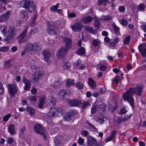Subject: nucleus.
Returning <instances> with one entry per match:
<instances>
[{
    "label": "nucleus",
    "mask_w": 146,
    "mask_h": 146,
    "mask_svg": "<svg viewBox=\"0 0 146 146\" xmlns=\"http://www.w3.org/2000/svg\"><path fill=\"white\" fill-rule=\"evenodd\" d=\"M27 51L31 54H34L40 51L41 48V45L38 42H35L33 43L28 42L25 46Z\"/></svg>",
    "instance_id": "1"
},
{
    "label": "nucleus",
    "mask_w": 146,
    "mask_h": 146,
    "mask_svg": "<svg viewBox=\"0 0 146 146\" xmlns=\"http://www.w3.org/2000/svg\"><path fill=\"white\" fill-rule=\"evenodd\" d=\"M20 5L29 13L36 10L35 5L31 0H23L20 2Z\"/></svg>",
    "instance_id": "2"
},
{
    "label": "nucleus",
    "mask_w": 146,
    "mask_h": 146,
    "mask_svg": "<svg viewBox=\"0 0 146 146\" xmlns=\"http://www.w3.org/2000/svg\"><path fill=\"white\" fill-rule=\"evenodd\" d=\"M133 93L131 92V90H127L123 96V99L125 101H127L132 107L134 106V100L133 97Z\"/></svg>",
    "instance_id": "3"
},
{
    "label": "nucleus",
    "mask_w": 146,
    "mask_h": 146,
    "mask_svg": "<svg viewBox=\"0 0 146 146\" xmlns=\"http://www.w3.org/2000/svg\"><path fill=\"white\" fill-rule=\"evenodd\" d=\"M17 34L16 28L13 27H10L8 31V34L5 38L6 41H10L13 39Z\"/></svg>",
    "instance_id": "4"
},
{
    "label": "nucleus",
    "mask_w": 146,
    "mask_h": 146,
    "mask_svg": "<svg viewBox=\"0 0 146 146\" xmlns=\"http://www.w3.org/2000/svg\"><path fill=\"white\" fill-rule=\"evenodd\" d=\"M34 128L38 134L43 135L44 139H46L47 137L46 134L41 125L38 124H36L34 125Z\"/></svg>",
    "instance_id": "5"
},
{
    "label": "nucleus",
    "mask_w": 146,
    "mask_h": 146,
    "mask_svg": "<svg viewBox=\"0 0 146 146\" xmlns=\"http://www.w3.org/2000/svg\"><path fill=\"white\" fill-rule=\"evenodd\" d=\"M53 23L50 22L48 23L47 31L48 33L51 35L57 34L58 29L56 26L53 25Z\"/></svg>",
    "instance_id": "6"
},
{
    "label": "nucleus",
    "mask_w": 146,
    "mask_h": 146,
    "mask_svg": "<svg viewBox=\"0 0 146 146\" xmlns=\"http://www.w3.org/2000/svg\"><path fill=\"white\" fill-rule=\"evenodd\" d=\"M27 28L28 27H26L21 34L18 36L17 38L19 39V42H25L27 41L28 38L26 35Z\"/></svg>",
    "instance_id": "7"
},
{
    "label": "nucleus",
    "mask_w": 146,
    "mask_h": 146,
    "mask_svg": "<svg viewBox=\"0 0 146 146\" xmlns=\"http://www.w3.org/2000/svg\"><path fill=\"white\" fill-rule=\"evenodd\" d=\"M68 49L64 47H60L58 50L56 56L58 59H61L64 56L65 54L67 52Z\"/></svg>",
    "instance_id": "8"
},
{
    "label": "nucleus",
    "mask_w": 146,
    "mask_h": 146,
    "mask_svg": "<svg viewBox=\"0 0 146 146\" xmlns=\"http://www.w3.org/2000/svg\"><path fill=\"white\" fill-rule=\"evenodd\" d=\"M130 90L133 94L135 93L137 96H141V93L143 91L142 87L139 86H136L135 88H130Z\"/></svg>",
    "instance_id": "9"
},
{
    "label": "nucleus",
    "mask_w": 146,
    "mask_h": 146,
    "mask_svg": "<svg viewBox=\"0 0 146 146\" xmlns=\"http://www.w3.org/2000/svg\"><path fill=\"white\" fill-rule=\"evenodd\" d=\"M7 88L11 95L14 94L17 92V87L15 84H9L8 85Z\"/></svg>",
    "instance_id": "10"
},
{
    "label": "nucleus",
    "mask_w": 146,
    "mask_h": 146,
    "mask_svg": "<svg viewBox=\"0 0 146 146\" xmlns=\"http://www.w3.org/2000/svg\"><path fill=\"white\" fill-rule=\"evenodd\" d=\"M67 102L69 105L72 107L78 106L81 103L80 100H78L76 99H74L72 100L68 99L67 100Z\"/></svg>",
    "instance_id": "11"
},
{
    "label": "nucleus",
    "mask_w": 146,
    "mask_h": 146,
    "mask_svg": "<svg viewBox=\"0 0 146 146\" xmlns=\"http://www.w3.org/2000/svg\"><path fill=\"white\" fill-rule=\"evenodd\" d=\"M96 140L91 136H88L87 137V146H95L96 143Z\"/></svg>",
    "instance_id": "12"
},
{
    "label": "nucleus",
    "mask_w": 146,
    "mask_h": 146,
    "mask_svg": "<svg viewBox=\"0 0 146 146\" xmlns=\"http://www.w3.org/2000/svg\"><path fill=\"white\" fill-rule=\"evenodd\" d=\"M42 54L44 56L45 61L48 63L50 62L49 58L50 56V54L48 50H45L42 52Z\"/></svg>",
    "instance_id": "13"
},
{
    "label": "nucleus",
    "mask_w": 146,
    "mask_h": 146,
    "mask_svg": "<svg viewBox=\"0 0 146 146\" xmlns=\"http://www.w3.org/2000/svg\"><path fill=\"white\" fill-rule=\"evenodd\" d=\"M11 12L8 11L6 12L4 14H2L0 16V22H2L3 21H7L9 18Z\"/></svg>",
    "instance_id": "14"
},
{
    "label": "nucleus",
    "mask_w": 146,
    "mask_h": 146,
    "mask_svg": "<svg viewBox=\"0 0 146 146\" xmlns=\"http://www.w3.org/2000/svg\"><path fill=\"white\" fill-rule=\"evenodd\" d=\"M48 100L50 107L51 108H54L56 102L55 98L52 96H50L48 97Z\"/></svg>",
    "instance_id": "15"
},
{
    "label": "nucleus",
    "mask_w": 146,
    "mask_h": 146,
    "mask_svg": "<svg viewBox=\"0 0 146 146\" xmlns=\"http://www.w3.org/2000/svg\"><path fill=\"white\" fill-rule=\"evenodd\" d=\"M63 40L65 44V46L64 47L68 49L70 48L72 42V40L70 38L64 37L63 38Z\"/></svg>",
    "instance_id": "16"
},
{
    "label": "nucleus",
    "mask_w": 146,
    "mask_h": 146,
    "mask_svg": "<svg viewBox=\"0 0 146 146\" xmlns=\"http://www.w3.org/2000/svg\"><path fill=\"white\" fill-rule=\"evenodd\" d=\"M39 103L38 107L40 108H42L43 107V106L46 102V99L44 96H43L40 97L39 99Z\"/></svg>",
    "instance_id": "17"
},
{
    "label": "nucleus",
    "mask_w": 146,
    "mask_h": 146,
    "mask_svg": "<svg viewBox=\"0 0 146 146\" xmlns=\"http://www.w3.org/2000/svg\"><path fill=\"white\" fill-rule=\"evenodd\" d=\"M55 109L54 108H52L48 113V116L50 119L57 117L55 110Z\"/></svg>",
    "instance_id": "18"
},
{
    "label": "nucleus",
    "mask_w": 146,
    "mask_h": 146,
    "mask_svg": "<svg viewBox=\"0 0 146 146\" xmlns=\"http://www.w3.org/2000/svg\"><path fill=\"white\" fill-rule=\"evenodd\" d=\"M8 130L11 135H13L16 133L15 125L13 124H11L8 126Z\"/></svg>",
    "instance_id": "19"
},
{
    "label": "nucleus",
    "mask_w": 146,
    "mask_h": 146,
    "mask_svg": "<svg viewBox=\"0 0 146 146\" xmlns=\"http://www.w3.org/2000/svg\"><path fill=\"white\" fill-rule=\"evenodd\" d=\"M111 26L114 30V33L116 35H119L120 34L119 32L120 30L119 28L117 26L115 23H113L112 24Z\"/></svg>",
    "instance_id": "20"
},
{
    "label": "nucleus",
    "mask_w": 146,
    "mask_h": 146,
    "mask_svg": "<svg viewBox=\"0 0 146 146\" xmlns=\"http://www.w3.org/2000/svg\"><path fill=\"white\" fill-rule=\"evenodd\" d=\"M81 25L78 23L76 24L71 27V28L73 31L77 32H78L81 30Z\"/></svg>",
    "instance_id": "21"
},
{
    "label": "nucleus",
    "mask_w": 146,
    "mask_h": 146,
    "mask_svg": "<svg viewBox=\"0 0 146 146\" xmlns=\"http://www.w3.org/2000/svg\"><path fill=\"white\" fill-rule=\"evenodd\" d=\"M20 15L24 20H26L28 18V13L24 10H21L20 11Z\"/></svg>",
    "instance_id": "22"
},
{
    "label": "nucleus",
    "mask_w": 146,
    "mask_h": 146,
    "mask_svg": "<svg viewBox=\"0 0 146 146\" xmlns=\"http://www.w3.org/2000/svg\"><path fill=\"white\" fill-rule=\"evenodd\" d=\"M88 84L92 89H94L96 88V85L94 80L91 78H89L88 80Z\"/></svg>",
    "instance_id": "23"
},
{
    "label": "nucleus",
    "mask_w": 146,
    "mask_h": 146,
    "mask_svg": "<svg viewBox=\"0 0 146 146\" xmlns=\"http://www.w3.org/2000/svg\"><path fill=\"white\" fill-rule=\"evenodd\" d=\"M93 19V18L90 16L84 17L82 19V21L85 24L89 23L92 21Z\"/></svg>",
    "instance_id": "24"
},
{
    "label": "nucleus",
    "mask_w": 146,
    "mask_h": 146,
    "mask_svg": "<svg viewBox=\"0 0 146 146\" xmlns=\"http://www.w3.org/2000/svg\"><path fill=\"white\" fill-rule=\"evenodd\" d=\"M107 106L105 104H102L99 106L98 108V110L99 111H102L101 113L102 112H104L106 111V107Z\"/></svg>",
    "instance_id": "25"
},
{
    "label": "nucleus",
    "mask_w": 146,
    "mask_h": 146,
    "mask_svg": "<svg viewBox=\"0 0 146 146\" xmlns=\"http://www.w3.org/2000/svg\"><path fill=\"white\" fill-rule=\"evenodd\" d=\"M76 52L79 55H83L85 54V49L84 48L81 47Z\"/></svg>",
    "instance_id": "26"
},
{
    "label": "nucleus",
    "mask_w": 146,
    "mask_h": 146,
    "mask_svg": "<svg viewBox=\"0 0 146 146\" xmlns=\"http://www.w3.org/2000/svg\"><path fill=\"white\" fill-rule=\"evenodd\" d=\"M39 79V76L38 74H34L32 76L31 78V82L34 83L38 82Z\"/></svg>",
    "instance_id": "27"
},
{
    "label": "nucleus",
    "mask_w": 146,
    "mask_h": 146,
    "mask_svg": "<svg viewBox=\"0 0 146 146\" xmlns=\"http://www.w3.org/2000/svg\"><path fill=\"white\" fill-rule=\"evenodd\" d=\"M109 2V1L108 0H98L97 5H102L104 6H105Z\"/></svg>",
    "instance_id": "28"
},
{
    "label": "nucleus",
    "mask_w": 146,
    "mask_h": 146,
    "mask_svg": "<svg viewBox=\"0 0 146 146\" xmlns=\"http://www.w3.org/2000/svg\"><path fill=\"white\" fill-rule=\"evenodd\" d=\"M62 138L60 136L56 137L54 139V143L56 145H58L61 142Z\"/></svg>",
    "instance_id": "29"
},
{
    "label": "nucleus",
    "mask_w": 146,
    "mask_h": 146,
    "mask_svg": "<svg viewBox=\"0 0 146 146\" xmlns=\"http://www.w3.org/2000/svg\"><path fill=\"white\" fill-rule=\"evenodd\" d=\"M138 49L140 52L142 56H146V48H140L138 47Z\"/></svg>",
    "instance_id": "30"
},
{
    "label": "nucleus",
    "mask_w": 146,
    "mask_h": 146,
    "mask_svg": "<svg viewBox=\"0 0 146 146\" xmlns=\"http://www.w3.org/2000/svg\"><path fill=\"white\" fill-rule=\"evenodd\" d=\"M74 80L69 79L67 80L65 83L66 86L69 87L72 85L74 83Z\"/></svg>",
    "instance_id": "31"
},
{
    "label": "nucleus",
    "mask_w": 146,
    "mask_h": 146,
    "mask_svg": "<svg viewBox=\"0 0 146 146\" xmlns=\"http://www.w3.org/2000/svg\"><path fill=\"white\" fill-rule=\"evenodd\" d=\"M66 93V91L65 90H60L59 92V94L60 98L61 99L63 98L65 96Z\"/></svg>",
    "instance_id": "32"
},
{
    "label": "nucleus",
    "mask_w": 146,
    "mask_h": 146,
    "mask_svg": "<svg viewBox=\"0 0 146 146\" xmlns=\"http://www.w3.org/2000/svg\"><path fill=\"white\" fill-rule=\"evenodd\" d=\"M27 111L29 112L31 116H33L35 113V110L33 108L30 107H27Z\"/></svg>",
    "instance_id": "33"
},
{
    "label": "nucleus",
    "mask_w": 146,
    "mask_h": 146,
    "mask_svg": "<svg viewBox=\"0 0 146 146\" xmlns=\"http://www.w3.org/2000/svg\"><path fill=\"white\" fill-rule=\"evenodd\" d=\"M57 116H62V110L61 109H58L54 108Z\"/></svg>",
    "instance_id": "34"
},
{
    "label": "nucleus",
    "mask_w": 146,
    "mask_h": 146,
    "mask_svg": "<svg viewBox=\"0 0 146 146\" xmlns=\"http://www.w3.org/2000/svg\"><path fill=\"white\" fill-rule=\"evenodd\" d=\"M84 28L87 31H89L91 33H94L95 31L93 29L92 27L89 26H86Z\"/></svg>",
    "instance_id": "35"
},
{
    "label": "nucleus",
    "mask_w": 146,
    "mask_h": 146,
    "mask_svg": "<svg viewBox=\"0 0 146 146\" xmlns=\"http://www.w3.org/2000/svg\"><path fill=\"white\" fill-rule=\"evenodd\" d=\"M62 82L58 80L54 82L53 84V87L55 88H57L61 84H62Z\"/></svg>",
    "instance_id": "36"
},
{
    "label": "nucleus",
    "mask_w": 146,
    "mask_h": 146,
    "mask_svg": "<svg viewBox=\"0 0 146 146\" xmlns=\"http://www.w3.org/2000/svg\"><path fill=\"white\" fill-rule=\"evenodd\" d=\"M70 115L71 116L72 118H73L77 114V112L76 110H73L71 111L68 112Z\"/></svg>",
    "instance_id": "37"
},
{
    "label": "nucleus",
    "mask_w": 146,
    "mask_h": 146,
    "mask_svg": "<svg viewBox=\"0 0 146 146\" xmlns=\"http://www.w3.org/2000/svg\"><path fill=\"white\" fill-rule=\"evenodd\" d=\"M37 32V30L35 28L30 30L29 33V36L31 38L32 36L34 35Z\"/></svg>",
    "instance_id": "38"
},
{
    "label": "nucleus",
    "mask_w": 146,
    "mask_h": 146,
    "mask_svg": "<svg viewBox=\"0 0 146 146\" xmlns=\"http://www.w3.org/2000/svg\"><path fill=\"white\" fill-rule=\"evenodd\" d=\"M117 133V131L115 130H113L111 132L110 136V141L112 140L115 137V135Z\"/></svg>",
    "instance_id": "39"
},
{
    "label": "nucleus",
    "mask_w": 146,
    "mask_h": 146,
    "mask_svg": "<svg viewBox=\"0 0 146 146\" xmlns=\"http://www.w3.org/2000/svg\"><path fill=\"white\" fill-rule=\"evenodd\" d=\"M12 60L10 59L5 61L4 62V67L5 68H8L10 66V64H9L12 61Z\"/></svg>",
    "instance_id": "40"
},
{
    "label": "nucleus",
    "mask_w": 146,
    "mask_h": 146,
    "mask_svg": "<svg viewBox=\"0 0 146 146\" xmlns=\"http://www.w3.org/2000/svg\"><path fill=\"white\" fill-rule=\"evenodd\" d=\"M106 119V117L102 115H100L99 118L97 120V121L101 123H102L104 121V119Z\"/></svg>",
    "instance_id": "41"
},
{
    "label": "nucleus",
    "mask_w": 146,
    "mask_h": 146,
    "mask_svg": "<svg viewBox=\"0 0 146 146\" xmlns=\"http://www.w3.org/2000/svg\"><path fill=\"white\" fill-rule=\"evenodd\" d=\"M90 104L89 102L85 101L82 104V107L83 109L86 108L87 107L89 106Z\"/></svg>",
    "instance_id": "42"
},
{
    "label": "nucleus",
    "mask_w": 146,
    "mask_h": 146,
    "mask_svg": "<svg viewBox=\"0 0 146 146\" xmlns=\"http://www.w3.org/2000/svg\"><path fill=\"white\" fill-rule=\"evenodd\" d=\"M131 36H127L124 39V44H128L130 40Z\"/></svg>",
    "instance_id": "43"
},
{
    "label": "nucleus",
    "mask_w": 146,
    "mask_h": 146,
    "mask_svg": "<svg viewBox=\"0 0 146 146\" xmlns=\"http://www.w3.org/2000/svg\"><path fill=\"white\" fill-rule=\"evenodd\" d=\"M88 124L90 127V128L92 129V131L98 132V129L94 125L90 123H88Z\"/></svg>",
    "instance_id": "44"
},
{
    "label": "nucleus",
    "mask_w": 146,
    "mask_h": 146,
    "mask_svg": "<svg viewBox=\"0 0 146 146\" xmlns=\"http://www.w3.org/2000/svg\"><path fill=\"white\" fill-rule=\"evenodd\" d=\"M72 117L69 113L68 112H66L64 116V119L67 121H69L72 119Z\"/></svg>",
    "instance_id": "45"
},
{
    "label": "nucleus",
    "mask_w": 146,
    "mask_h": 146,
    "mask_svg": "<svg viewBox=\"0 0 146 146\" xmlns=\"http://www.w3.org/2000/svg\"><path fill=\"white\" fill-rule=\"evenodd\" d=\"M96 106L95 105L93 106L91 108V113L92 114H94L96 113L97 110Z\"/></svg>",
    "instance_id": "46"
},
{
    "label": "nucleus",
    "mask_w": 146,
    "mask_h": 146,
    "mask_svg": "<svg viewBox=\"0 0 146 146\" xmlns=\"http://www.w3.org/2000/svg\"><path fill=\"white\" fill-rule=\"evenodd\" d=\"M119 22L122 25L124 26H126L128 23L127 21L124 19H121Z\"/></svg>",
    "instance_id": "47"
},
{
    "label": "nucleus",
    "mask_w": 146,
    "mask_h": 146,
    "mask_svg": "<svg viewBox=\"0 0 146 146\" xmlns=\"http://www.w3.org/2000/svg\"><path fill=\"white\" fill-rule=\"evenodd\" d=\"M81 134L84 136L86 137L87 138L88 136H90L89 135L88 132L86 130H83L82 131Z\"/></svg>",
    "instance_id": "48"
},
{
    "label": "nucleus",
    "mask_w": 146,
    "mask_h": 146,
    "mask_svg": "<svg viewBox=\"0 0 146 146\" xmlns=\"http://www.w3.org/2000/svg\"><path fill=\"white\" fill-rule=\"evenodd\" d=\"M94 22L95 23L94 24V26L96 27L97 29H99L100 24L99 20L98 19H96L94 21Z\"/></svg>",
    "instance_id": "49"
},
{
    "label": "nucleus",
    "mask_w": 146,
    "mask_h": 146,
    "mask_svg": "<svg viewBox=\"0 0 146 146\" xmlns=\"http://www.w3.org/2000/svg\"><path fill=\"white\" fill-rule=\"evenodd\" d=\"M9 49V47L6 46L5 47H0V51L5 52L8 50Z\"/></svg>",
    "instance_id": "50"
},
{
    "label": "nucleus",
    "mask_w": 146,
    "mask_h": 146,
    "mask_svg": "<svg viewBox=\"0 0 146 146\" xmlns=\"http://www.w3.org/2000/svg\"><path fill=\"white\" fill-rule=\"evenodd\" d=\"M71 66V64L68 62H67L65 63L63 65L64 68L66 69H69Z\"/></svg>",
    "instance_id": "51"
},
{
    "label": "nucleus",
    "mask_w": 146,
    "mask_h": 146,
    "mask_svg": "<svg viewBox=\"0 0 146 146\" xmlns=\"http://www.w3.org/2000/svg\"><path fill=\"white\" fill-rule=\"evenodd\" d=\"M15 141L14 138L13 137H9L8 138V139L7 141V143L10 145L11 144L13 143Z\"/></svg>",
    "instance_id": "52"
},
{
    "label": "nucleus",
    "mask_w": 146,
    "mask_h": 146,
    "mask_svg": "<svg viewBox=\"0 0 146 146\" xmlns=\"http://www.w3.org/2000/svg\"><path fill=\"white\" fill-rule=\"evenodd\" d=\"M28 98L30 99L31 102H35L36 101V98L35 96H29L28 97Z\"/></svg>",
    "instance_id": "53"
},
{
    "label": "nucleus",
    "mask_w": 146,
    "mask_h": 146,
    "mask_svg": "<svg viewBox=\"0 0 146 146\" xmlns=\"http://www.w3.org/2000/svg\"><path fill=\"white\" fill-rule=\"evenodd\" d=\"M11 115L10 114H8L5 115L3 117V120L4 121H7L9 117H11Z\"/></svg>",
    "instance_id": "54"
},
{
    "label": "nucleus",
    "mask_w": 146,
    "mask_h": 146,
    "mask_svg": "<svg viewBox=\"0 0 146 146\" xmlns=\"http://www.w3.org/2000/svg\"><path fill=\"white\" fill-rule=\"evenodd\" d=\"M84 86V85L81 82H78L76 85V87L79 89H82Z\"/></svg>",
    "instance_id": "55"
},
{
    "label": "nucleus",
    "mask_w": 146,
    "mask_h": 146,
    "mask_svg": "<svg viewBox=\"0 0 146 146\" xmlns=\"http://www.w3.org/2000/svg\"><path fill=\"white\" fill-rule=\"evenodd\" d=\"M23 82L25 84H31L30 81L27 79L25 77L23 78Z\"/></svg>",
    "instance_id": "56"
},
{
    "label": "nucleus",
    "mask_w": 146,
    "mask_h": 146,
    "mask_svg": "<svg viewBox=\"0 0 146 146\" xmlns=\"http://www.w3.org/2000/svg\"><path fill=\"white\" fill-rule=\"evenodd\" d=\"M127 110L125 109V108H122L121 109L119 113V114H124L126 113L127 112Z\"/></svg>",
    "instance_id": "57"
},
{
    "label": "nucleus",
    "mask_w": 146,
    "mask_h": 146,
    "mask_svg": "<svg viewBox=\"0 0 146 146\" xmlns=\"http://www.w3.org/2000/svg\"><path fill=\"white\" fill-rule=\"evenodd\" d=\"M145 6L144 4H141L139 6L138 9L139 11H143L145 9Z\"/></svg>",
    "instance_id": "58"
},
{
    "label": "nucleus",
    "mask_w": 146,
    "mask_h": 146,
    "mask_svg": "<svg viewBox=\"0 0 146 146\" xmlns=\"http://www.w3.org/2000/svg\"><path fill=\"white\" fill-rule=\"evenodd\" d=\"M131 115H125L124 117L122 118L123 119V121H126L127 120L131 118Z\"/></svg>",
    "instance_id": "59"
},
{
    "label": "nucleus",
    "mask_w": 146,
    "mask_h": 146,
    "mask_svg": "<svg viewBox=\"0 0 146 146\" xmlns=\"http://www.w3.org/2000/svg\"><path fill=\"white\" fill-rule=\"evenodd\" d=\"M120 80V77L118 76H117L116 77H115L113 78V81L116 83L117 84H118L119 83Z\"/></svg>",
    "instance_id": "60"
},
{
    "label": "nucleus",
    "mask_w": 146,
    "mask_h": 146,
    "mask_svg": "<svg viewBox=\"0 0 146 146\" xmlns=\"http://www.w3.org/2000/svg\"><path fill=\"white\" fill-rule=\"evenodd\" d=\"M119 11L120 12L123 13L125 11V8L123 6L119 7L118 9Z\"/></svg>",
    "instance_id": "61"
},
{
    "label": "nucleus",
    "mask_w": 146,
    "mask_h": 146,
    "mask_svg": "<svg viewBox=\"0 0 146 146\" xmlns=\"http://www.w3.org/2000/svg\"><path fill=\"white\" fill-rule=\"evenodd\" d=\"M117 108V106H116V104L114 106H113L112 105L110 106V111L112 113L114 110H115Z\"/></svg>",
    "instance_id": "62"
},
{
    "label": "nucleus",
    "mask_w": 146,
    "mask_h": 146,
    "mask_svg": "<svg viewBox=\"0 0 146 146\" xmlns=\"http://www.w3.org/2000/svg\"><path fill=\"white\" fill-rule=\"evenodd\" d=\"M92 44L94 46H97L98 45L99 42L96 40L95 39L93 40L92 41Z\"/></svg>",
    "instance_id": "63"
},
{
    "label": "nucleus",
    "mask_w": 146,
    "mask_h": 146,
    "mask_svg": "<svg viewBox=\"0 0 146 146\" xmlns=\"http://www.w3.org/2000/svg\"><path fill=\"white\" fill-rule=\"evenodd\" d=\"M78 142L80 145H82L84 142V140L83 138H80L78 139Z\"/></svg>",
    "instance_id": "64"
}]
</instances>
